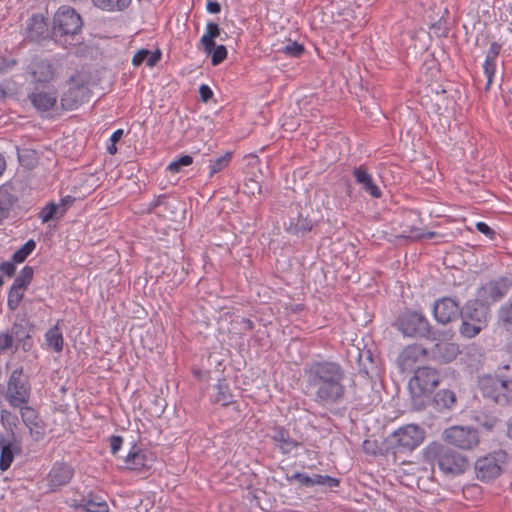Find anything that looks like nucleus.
I'll use <instances>...</instances> for the list:
<instances>
[{"mask_svg":"<svg viewBox=\"0 0 512 512\" xmlns=\"http://www.w3.org/2000/svg\"><path fill=\"white\" fill-rule=\"evenodd\" d=\"M17 262L12 261H5L0 264V272L3 275H6L7 277L14 276L16 272V264Z\"/></svg>","mask_w":512,"mask_h":512,"instance_id":"6e6d98bb","label":"nucleus"},{"mask_svg":"<svg viewBox=\"0 0 512 512\" xmlns=\"http://www.w3.org/2000/svg\"><path fill=\"white\" fill-rule=\"evenodd\" d=\"M432 312L439 324L447 325L460 318L462 307L456 298L444 296L434 301Z\"/></svg>","mask_w":512,"mask_h":512,"instance_id":"ddd939ff","label":"nucleus"},{"mask_svg":"<svg viewBox=\"0 0 512 512\" xmlns=\"http://www.w3.org/2000/svg\"><path fill=\"white\" fill-rule=\"evenodd\" d=\"M425 438V431L416 424H408L392 433L391 439L395 446L403 450H413L418 447Z\"/></svg>","mask_w":512,"mask_h":512,"instance_id":"4468645a","label":"nucleus"},{"mask_svg":"<svg viewBox=\"0 0 512 512\" xmlns=\"http://www.w3.org/2000/svg\"><path fill=\"white\" fill-rule=\"evenodd\" d=\"M28 99L36 110L46 112L56 105L57 92L55 90L46 92L36 89L34 92L28 94Z\"/></svg>","mask_w":512,"mask_h":512,"instance_id":"393cba45","label":"nucleus"},{"mask_svg":"<svg viewBox=\"0 0 512 512\" xmlns=\"http://www.w3.org/2000/svg\"><path fill=\"white\" fill-rule=\"evenodd\" d=\"M502 50V44L494 41L490 44V47L487 51L486 58L483 64V71L487 77V82L485 85V90L488 91L490 89L491 84L493 83V79L496 72V60L500 55Z\"/></svg>","mask_w":512,"mask_h":512,"instance_id":"b1692460","label":"nucleus"},{"mask_svg":"<svg viewBox=\"0 0 512 512\" xmlns=\"http://www.w3.org/2000/svg\"><path fill=\"white\" fill-rule=\"evenodd\" d=\"M191 371H192L193 376H194L197 380H199V381H201V380H204V379H207V378H208V374H209V372H208V371H203L202 369H200V368H198V367H195V366H193V367L191 368Z\"/></svg>","mask_w":512,"mask_h":512,"instance_id":"e2e57ef3","label":"nucleus"},{"mask_svg":"<svg viewBox=\"0 0 512 512\" xmlns=\"http://www.w3.org/2000/svg\"><path fill=\"white\" fill-rule=\"evenodd\" d=\"M217 393L214 398L216 404H220L223 407H232V410L236 413H244L247 415L248 405L244 400H235L233 394L230 391L229 385L226 380L219 379L217 384Z\"/></svg>","mask_w":512,"mask_h":512,"instance_id":"6ab92c4d","label":"nucleus"},{"mask_svg":"<svg viewBox=\"0 0 512 512\" xmlns=\"http://www.w3.org/2000/svg\"><path fill=\"white\" fill-rule=\"evenodd\" d=\"M84 511L86 512H109L108 504L98 496L89 494L85 497Z\"/></svg>","mask_w":512,"mask_h":512,"instance_id":"f704fd0d","label":"nucleus"},{"mask_svg":"<svg viewBox=\"0 0 512 512\" xmlns=\"http://www.w3.org/2000/svg\"><path fill=\"white\" fill-rule=\"evenodd\" d=\"M84 505H85V497H83L80 500L73 499L72 502L70 503V507L75 510H84Z\"/></svg>","mask_w":512,"mask_h":512,"instance_id":"69168bd1","label":"nucleus"},{"mask_svg":"<svg viewBox=\"0 0 512 512\" xmlns=\"http://www.w3.org/2000/svg\"><path fill=\"white\" fill-rule=\"evenodd\" d=\"M91 91L80 74L69 79V88L63 93L60 103L64 110H74L90 99Z\"/></svg>","mask_w":512,"mask_h":512,"instance_id":"1a4fd4ad","label":"nucleus"},{"mask_svg":"<svg viewBox=\"0 0 512 512\" xmlns=\"http://www.w3.org/2000/svg\"><path fill=\"white\" fill-rule=\"evenodd\" d=\"M428 358V349L418 343L407 345L399 354L397 364L401 372H414L417 363Z\"/></svg>","mask_w":512,"mask_h":512,"instance_id":"2eb2a0df","label":"nucleus"},{"mask_svg":"<svg viewBox=\"0 0 512 512\" xmlns=\"http://www.w3.org/2000/svg\"><path fill=\"white\" fill-rule=\"evenodd\" d=\"M74 473V468L70 464L60 461L55 462L46 477L50 491H57L62 486L70 483Z\"/></svg>","mask_w":512,"mask_h":512,"instance_id":"a211bd4d","label":"nucleus"},{"mask_svg":"<svg viewBox=\"0 0 512 512\" xmlns=\"http://www.w3.org/2000/svg\"><path fill=\"white\" fill-rule=\"evenodd\" d=\"M233 153L228 151L224 155L210 161L209 176L212 177L214 174L223 171L231 162Z\"/></svg>","mask_w":512,"mask_h":512,"instance_id":"ea45409f","label":"nucleus"},{"mask_svg":"<svg viewBox=\"0 0 512 512\" xmlns=\"http://www.w3.org/2000/svg\"><path fill=\"white\" fill-rule=\"evenodd\" d=\"M25 31L26 39L30 42L52 40V26L49 27L47 18L42 14H33L27 21Z\"/></svg>","mask_w":512,"mask_h":512,"instance_id":"dca6fc26","label":"nucleus"},{"mask_svg":"<svg viewBox=\"0 0 512 512\" xmlns=\"http://www.w3.org/2000/svg\"><path fill=\"white\" fill-rule=\"evenodd\" d=\"M303 377L307 391L320 406L330 409L344 400L345 371L338 362L312 360L305 364Z\"/></svg>","mask_w":512,"mask_h":512,"instance_id":"f257e3e1","label":"nucleus"},{"mask_svg":"<svg viewBox=\"0 0 512 512\" xmlns=\"http://www.w3.org/2000/svg\"><path fill=\"white\" fill-rule=\"evenodd\" d=\"M32 347L33 341L31 335L29 334V338H25V340L15 343L14 352L18 351L19 348H21L24 352H28L31 350Z\"/></svg>","mask_w":512,"mask_h":512,"instance_id":"052dcab7","label":"nucleus"},{"mask_svg":"<svg viewBox=\"0 0 512 512\" xmlns=\"http://www.w3.org/2000/svg\"><path fill=\"white\" fill-rule=\"evenodd\" d=\"M480 389L485 398L499 406L512 404V379L486 375L480 379Z\"/></svg>","mask_w":512,"mask_h":512,"instance_id":"6e6552de","label":"nucleus"},{"mask_svg":"<svg viewBox=\"0 0 512 512\" xmlns=\"http://www.w3.org/2000/svg\"><path fill=\"white\" fill-rule=\"evenodd\" d=\"M84 21L71 6H60L52 18V40L64 49H74L84 42Z\"/></svg>","mask_w":512,"mask_h":512,"instance_id":"f03ea898","label":"nucleus"},{"mask_svg":"<svg viewBox=\"0 0 512 512\" xmlns=\"http://www.w3.org/2000/svg\"><path fill=\"white\" fill-rule=\"evenodd\" d=\"M305 306L303 304H290L286 306V310L290 313H300L304 310Z\"/></svg>","mask_w":512,"mask_h":512,"instance_id":"338daca9","label":"nucleus"},{"mask_svg":"<svg viewBox=\"0 0 512 512\" xmlns=\"http://www.w3.org/2000/svg\"><path fill=\"white\" fill-rule=\"evenodd\" d=\"M289 481L296 480L298 481L302 486L305 487H313V480L312 476H309L305 473L301 472H295L291 477L288 478Z\"/></svg>","mask_w":512,"mask_h":512,"instance_id":"603ef678","label":"nucleus"},{"mask_svg":"<svg viewBox=\"0 0 512 512\" xmlns=\"http://www.w3.org/2000/svg\"><path fill=\"white\" fill-rule=\"evenodd\" d=\"M508 460V454L504 450L494 451L479 458L475 463L477 478L482 481H490L501 474V466Z\"/></svg>","mask_w":512,"mask_h":512,"instance_id":"9d476101","label":"nucleus"},{"mask_svg":"<svg viewBox=\"0 0 512 512\" xmlns=\"http://www.w3.org/2000/svg\"><path fill=\"white\" fill-rule=\"evenodd\" d=\"M445 442L460 449L469 450L479 443L478 431L470 426H452L443 432Z\"/></svg>","mask_w":512,"mask_h":512,"instance_id":"9b49d317","label":"nucleus"},{"mask_svg":"<svg viewBox=\"0 0 512 512\" xmlns=\"http://www.w3.org/2000/svg\"><path fill=\"white\" fill-rule=\"evenodd\" d=\"M496 318L498 327L512 334V297L498 308Z\"/></svg>","mask_w":512,"mask_h":512,"instance_id":"cd10ccee","label":"nucleus"},{"mask_svg":"<svg viewBox=\"0 0 512 512\" xmlns=\"http://www.w3.org/2000/svg\"><path fill=\"white\" fill-rule=\"evenodd\" d=\"M94 5L107 11H123L132 0H92Z\"/></svg>","mask_w":512,"mask_h":512,"instance_id":"e433bc0d","label":"nucleus"},{"mask_svg":"<svg viewBox=\"0 0 512 512\" xmlns=\"http://www.w3.org/2000/svg\"><path fill=\"white\" fill-rule=\"evenodd\" d=\"M161 57L162 52L160 49L157 48L154 52H151L143 48L134 54L132 64L135 67H139L145 62L148 67H154L161 60Z\"/></svg>","mask_w":512,"mask_h":512,"instance_id":"c756f323","label":"nucleus"},{"mask_svg":"<svg viewBox=\"0 0 512 512\" xmlns=\"http://www.w3.org/2000/svg\"><path fill=\"white\" fill-rule=\"evenodd\" d=\"M109 442H110L111 453L113 455H116L122 446V443H123L122 437L113 435L109 438Z\"/></svg>","mask_w":512,"mask_h":512,"instance_id":"bf43d9fd","label":"nucleus"},{"mask_svg":"<svg viewBox=\"0 0 512 512\" xmlns=\"http://www.w3.org/2000/svg\"><path fill=\"white\" fill-rule=\"evenodd\" d=\"M436 236H437V233L434 231L422 232L419 228H412L409 231V234L403 235V237L409 238L412 240L433 239Z\"/></svg>","mask_w":512,"mask_h":512,"instance_id":"8fccbe9b","label":"nucleus"},{"mask_svg":"<svg viewBox=\"0 0 512 512\" xmlns=\"http://www.w3.org/2000/svg\"><path fill=\"white\" fill-rule=\"evenodd\" d=\"M241 324L246 332H250L255 328L254 322L249 318H242Z\"/></svg>","mask_w":512,"mask_h":512,"instance_id":"0e129e2a","label":"nucleus"},{"mask_svg":"<svg viewBox=\"0 0 512 512\" xmlns=\"http://www.w3.org/2000/svg\"><path fill=\"white\" fill-rule=\"evenodd\" d=\"M31 396V384L29 378L24 374L23 367L12 371L7 382L5 398L9 405L18 408L22 416L26 413L33 414L35 411L29 406Z\"/></svg>","mask_w":512,"mask_h":512,"instance_id":"423d86ee","label":"nucleus"},{"mask_svg":"<svg viewBox=\"0 0 512 512\" xmlns=\"http://www.w3.org/2000/svg\"><path fill=\"white\" fill-rule=\"evenodd\" d=\"M25 289L12 285L8 292L7 306L10 311H16L24 298Z\"/></svg>","mask_w":512,"mask_h":512,"instance_id":"a19ab883","label":"nucleus"},{"mask_svg":"<svg viewBox=\"0 0 512 512\" xmlns=\"http://www.w3.org/2000/svg\"><path fill=\"white\" fill-rule=\"evenodd\" d=\"M512 289V278L509 276H500L488 281L477 290L478 299L485 304L496 303L502 300Z\"/></svg>","mask_w":512,"mask_h":512,"instance_id":"f8f14e48","label":"nucleus"},{"mask_svg":"<svg viewBox=\"0 0 512 512\" xmlns=\"http://www.w3.org/2000/svg\"><path fill=\"white\" fill-rule=\"evenodd\" d=\"M33 276V267L26 265L21 269L20 273L16 276L12 285L27 290L28 286L31 284L33 280Z\"/></svg>","mask_w":512,"mask_h":512,"instance_id":"58836bf2","label":"nucleus"},{"mask_svg":"<svg viewBox=\"0 0 512 512\" xmlns=\"http://www.w3.org/2000/svg\"><path fill=\"white\" fill-rule=\"evenodd\" d=\"M11 186L4 184L0 186V221L9 217L10 210L18 201L16 195L11 193Z\"/></svg>","mask_w":512,"mask_h":512,"instance_id":"c85d7f7f","label":"nucleus"},{"mask_svg":"<svg viewBox=\"0 0 512 512\" xmlns=\"http://www.w3.org/2000/svg\"><path fill=\"white\" fill-rule=\"evenodd\" d=\"M489 317V305L480 299L468 300L462 307L460 315V335L467 339L476 337L487 327Z\"/></svg>","mask_w":512,"mask_h":512,"instance_id":"39448f33","label":"nucleus"},{"mask_svg":"<svg viewBox=\"0 0 512 512\" xmlns=\"http://www.w3.org/2000/svg\"><path fill=\"white\" fill-rule=\"evenodd\" d=\"M124 463V468L141 472L152 467L154 463V456L152 453L146 450L136 449L134 446L125 457Z\"/></svg>","mask_w":512,"mask_h":512,"instance_id":"4be33fe9","label":"nucleus"},{"mask_svg":"<svg viewBox=\"0 0 512 512\" xmlns=\"http://www.w3.org/2000/svg\"><path fill=\"white\" fill-rule=\"evenodd\" d=\"M193 163V157L190 155H183L177 160L172 161L168 166L167 170L172 173H178L182 167L189 166Z\"/></svg>","mask_w":512,"mask_h":512,"instance_id":"09e8293b","label":"nucleus"},{"mask_svg":"<svg viewBox=\"0 0 512 512\" xmlns=\"http://www.w3.org/2000/svg\"><path fill=\"white\" fill-rule=\"evenodd\" d=\"M476 229L487 236L490 240H494L496 237V232L485 222H477Z\"/></svg>","mask_w":512,"mask_h":512,"instance_id":"4d7b16f0","label":"nucleus"},{"mask_svg":"<svg viewBox=\"0 0 512 512\" xmlns=\"http://www.w3.org/2000/svg\"><path fill=\"white\" fill-rule=\"evenodd\" d=\"M271 438L278 443V447L283 454L291 453L302 444L300 441L293 439L289 431L282 426L273 427Z\"/></svg>","mask_w":512,"mask_h":512,"instance_id":"a878e982","label":"nucleus"},{"mask_svg":"<svg viewBox=\"0 0 512 512\" xmlns=\"http://www.w3.org/2000/svg\"><path fill=\"white\" fill-rule=\"evenodd\" d=\"M19 451L20 449L12 443H8L2 447L0 455L1 471H6L11 466L14 459V453Z\"/></svg>","mask_w":512,"mask_h":512,"instance_id":"c9c22d12","label":"nucleus"},{"mask_svg":"<svg viewBox=\"0 0 512 512\" xmlns=\"http://www.w3.org/2000/svg\"><path fill=\"white\" fill-rule=\"evenodd\" d=\"M31 74L38 83H49L55 79L56 68L49 59L35 57L29 66Z\"/></svg>","mask_w":512,"mask_h":512,"instance_id":"412c9836","label":"nucleus"},{"mask_svg":"<svg viewBox=\"0 0 512 512\" xmlns=\"http://www.w3.org/2000/svg\"><path fill=\"white\" fill-rule=\"evenodd\" d=\"M36 242L33 239H29L20 249H18L12 255L14 262L22 263L27 257L35 250Z\"/></svg>","mask_w":512,"mask_h":512,"instance_id":"37998d69","label":"nucleus"},{"mask_svg":"<svg viewBox=\"0 0 512 512\" xmlns=\"http://www.w3.org/2000/svg\"><path fill=\"white\" fill-rule=\"evenodd\" d=\"M426 462L438 468L446 475H459L465 472L468 461L455 450L438 442L430 443L423 450Z\"/></svg>","mask_w":512,"mask_h":512,"instance_id":"20e7f679","label":"nucleus"},{"mask_svg":"<svg viewBox=\"0 0 512 512\" xmlns=\"http://www.w3.org/2000/svg\"><path fill=\"white\" fill-rule=\"evenodd\" d=\"M206 8L212 14H218L221 11L220 3L215 0H208Z\"/></svg>","mask_w":512,"mask_h":512,"instance_id":"680f3d73","label":"nucleus"},{"mask_svg":"<svg viewBox=\"0 0 512 512\" xmlns=\"http://www.w3.org/2000/svg\"><path fill=\"white\" fill-rule=\"evenodd\" d=\"M353 177L357 184L361 186V188L369 194L373 198H381L382 191L375 184L372 175L368 172V168L366 165L362 164L358 167H355L352 171Z\"/></svg>","mask_w":512,"mask_h":512,"instance_id":"5701e85b","label":"nucleus"},{"mask_svg":"<svg viewBox=\"0 0 512 512\" xmlns=\"http://www.w3.org/2000/svg\"><path fill=\"white\" fill-rule=\"evenodd\" d=\"M313 227L314 223L309 216H304L302 212L297 211L296 216L290 217L286 230L290 234L298 235L310 232Z\"/></svg>","mask_w":512,"mask_h":512,"instance_id":"bb28decb","label":"nucleus"},{"mask_svg":"<svg viewBox=\"0 0 512 512\" xmlns=\"http://www.w3.org/2000/svg\"><path fill=\"white\" fill-rule=\"evenodd\" d=\"M439 381L437 369L429 366L417 367L408 384L412 394V406L415 410L419 411L425 408L429 400L426 394L431 393L438 386Z\"/></svg>","mask_w":512,"mask_h":512,"instance_id":"0eeeda50","label":"nucleus"},{"mask_svg":"<svg viewBox=\"0 0 512 512\" xmlns=\"http://www.w3.org/2000/svg\"><path fill=\"white\" fill-rule=\"evenodd\" d=\"M169 196L166 194H161L157 198H155L152 202L148 204L147 213L151 214L155 212V210L160 206H165V208H177L175 204H180L179 201H175L171 203L168 201Z\"/></svg>","mask_w":512,"mask_h":512,"instance_id":"c03bdc74","label":"nucleus"},{"mask_svg":"<svg viewBox=\"0 0 512 512\" xmlns=\"http://www.w3.org/2000/svg\"><path fill=\"white\" fill-rule=\"evenodd\" d=\"M280 52L284 53L288 57L299 58L304 54L305 47L303 44L293 41L284 46Z\"/></svg>","mask_w":512,"mask_h":512,"instance_id":"49530a36","label":"nucleus"},{"mask_svg":"<svg viewBox=\"0 0 512 512\" xmlns=\"http://www.w3.org/2000/svg\"><path fill=\"white\" fill-rule=\"evenodd\" d=\"M22 421L29 429L34 440L39 441L43 439L46 433V426L42 418H22Z\"/></svg>","mask_w":512,"mask_h":512,"instance_id":"72a5a7b5","label":"nucleus"},{"mask_svg":"<svg viewBox=\"0 0 512 512\" xmlns=\"http://www.w3.org/2000/svg\"><path fill=\"white\" fill-rule=\"evenodd\" d=\"M222 28L215 22H208L206 25L205 33L200 39V44L204 51H210L214 47L215 39L220 37Z\"/></svg>","mask_w":512,"mask_h":512,"instance_id":"2f4dec72","label":"nucleus"},{"mask_svg":"<svg viewBox=\"0 0 512 512\" xmlns=\"http://www.w3.org/2000/svg\"><path fill=\"white\" fill-rule=\"evenodd\" d=\"M14 345L12 341V335H9V332H1L0 333V353L4 352L10 348H12Z\"/></svg>","mask_w":512,"mask_h":512,"instance_id":"864d4df0","label":"nucleus"},{"mask_svg":"<svg viewBox=\"0 0 512 512\" xmlns=\"http://www.w3.org/2000/svg\"><path fill=\"white\" fill-rule=\"evenodd\" d=\"M431 29L438 37L444 38L448 37V34L450 32V27L447 21L443 20V18L439 19L436 23H434Z\"/></svg>","mask_w":512,"mask_h":512,"instance_id":"3c124183","label":"nucleus"},{"mask_svg":"<svg viewBox=\"0 0 512 512\" xmlns=\"http://www.w3.org/2000/svg\"><path fill=\"white\" fill-rule=\"evenodd\" d=\"M392 326L404 337L435 341L436 331L428 318L419 310L405 308L400 311Z\"/></svg>","mask_w":512,"mask_h":512,"instance_id":"7ed1b4c3","label":"nucleus"},{"mask_svg":"<svg viewBox=\"0 0 512 512\" xmlns=\"http://www.w3.org/2000/svg\"><path fill=\"white\" fill-rule=\"evenodd\" d=\"M75 202V197L71 195H66L65 197L60 199V203L57 204L60 211V216H64L69 207H71Z\"/></svg>","mask_w":512,"mask_h":512,"instance_id":"5fc2aeb1","label":"nucleus"},{"mask_svg":"<svg viewBox=\"0 0 512 512\" xmlns=\"http://www.w3.org/2000/svg\"><path fill=\"white\" fill-rule=\"evenodd\" d=\"M461 353L457 343L438 341L428 349V358L440 365L453 362Z\"/></svg>","mask_w":512,"mask_h":512,"instance_id":"f3484780","label":"nucleus"},{"mask_svg":"<svg viewBox=\"0 0 512 512\" xmlns=\"http://www.w3.org/2000/svg\"><path fill=\"white\" fill-rule=\"evenodd\" d=\"M432 402L435 409L441 412L446 409H451L456 404L457 397L453 391L443 389L434 395Z\"/></svg>","mask_w":512,"mask_h":512,"instance_id":"7c9ffc66","label":"nucleus"},{"mask_svg":"<svg viewBox=\"0 0 512 512\" xmlns=\"http://www.w3.org/2000/svg\"><path fill=\"white\" fill-rule=\"evenodd\" d=\"M123 134H124V132L122 129H117L111 135L110 141L113 143H118L121 140V138L123 137Z\"/></svg>","mask_w":512,"mask_h":512,"instance_id":"774afa93","label":"nucleus"},{"mask_svg":"<svg viewBox=\"0 0 512 512\" xmlns=\"http://www.w3.org/2000/svg\"><path fill=\"white\" fill-rule=\"evenodd\" d=\"M45 338L47 345L55 352L59 353L63 350L64 338L58 324H55L46 332Z\"/></svg>","mask_w":512,"mask_h":512,"instance_id":"473e14b6","label":"nucleus"},{"mask_svg":"<svg viewBox=\"0 0 512 512\" xmlns=\"http://www.w3.org/2000/svg\"><path fill=\"white\" fill-rule=\"evenodd\" d=\"M199 95H200V100L204 103H207L213 98L214 94H213L212 89L208 85L202 84L199 87Z\"/></svg>","mask_w":512,"mask_h":512,"instance_id":"13d9d810","label":"nucleus"},{"mask_svg":"<svg viewBox=\"0 0 512 512\" xmlns=\"http://www.w3.org/2000/svg\"><path fill=\"white\" fill-rule=\"evenodd\" d=\"M354 401L357 411L369 414L374 412V409L381 404L382 399L380 393L373 386L368 385L360 388V392L355 396Z\"/></svg>","mask_w":512,"mask_h":512,"instance_id":"aec40b11","label":"nucleus"},{"mask_svg":"<svg viewBox=\"0 0 512 512\" xmlns=\"http://www.w3.org/2000/svg\"><path fill=\"white\" fill-rule=\"evenodd\" d=\"M8 332L9 335H12L13 343L21 342L22 340H25V338H29L30 334V330L26 325L17 322L12 325L11 330Z\"/></svg>","mask_w":512,"mask_h":512,"instance_id":"a18cd8bd","label":"nucleus"},{"mask_svg":"<svg viewBox=\"0 0 512 512\" xmlns=\"http://www.w3.org/2000/svg\"><path fill=\"white\" fill-rule=\"evenodd\" d=\"M313 486H327L329 488L337 487L340 484L339 479L331 477L329 475H318L312 476Z\"/></svg>","mask_w":512,"mask_h":512,"instance_id":"de8ad7c7","label":"nucleus"},{"mask_svg":"<svg viewBox=\"0 0 512 512\" xmlns=\"http://www.w3.org/2000/svg\"><path fill=\"white\" fill-rule=\"evenodd\" d=\"M208 55H211V64L213 66H218L223 63L228 56L227 48L224 45H216L210 49V51H205Z\"/></svg>","mask_w":512,"mask_h":512,"instance_id":"79ce46f5","label":"nucleus"},{"mask_svg":"<svg viewBox=\"0 0 512 512\" xmlns=\"http://www.w3.org/2000/svg\"><path fill=\"white\" fill-rule=\"evenodd\" d=\"M62 217L60 216L59 207L55 202L47 203L38 213V218L41 219L42 223H48Z\"/></svg>","mask_w":512,"mask_h":512,"instance_id":"4c0bfd02","label":"nucleus"}]
</instances>
